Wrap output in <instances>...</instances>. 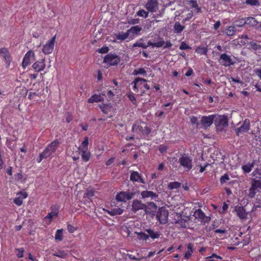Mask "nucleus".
<instances>
[{
    "instance_id": "nucleus-1",
    "label": "nucleus",
    "mask_w": 261,
    "mask_h": 261,
    "mask_svg": "<svg viewBox=\"0 0 261 261\" xmlns=\"http://www.w3.org/2000/svg\"><path fill=\"white\" fill-rule=\"evenodd\" d=\"M147 80L141 77H136L132 83L133 85V89L139 95H142L145 93L146 90H149L150 86L147 84Z\"/></svg>"
},
{
    "instance_id": "nucleus-2",
    "label": "nucleus",
    "mask_w": 261,
    "mask_h": 261,
    "mask_svg": "<svg viewBox=\"0 0 261 261\" xmlns=\"http://www.w3.org/2000/svg\"><path fill=\"white\" fill-rule=\"evenodd\" d=\"M217 131H222L228 125L227 117L225 115L214 114V122Z\"/></svg>"
},
{
    "instance_id": "nucleus-3",
    "label": "nucleus",
    "mask_w": 261,
    "mask_h": 261,
    "mask_svg": "<svg viewBox=\"0 0 261 261\" xmlns=\"http://www.w3.org/2000/svg\"><path fill=\"white\" fill-rule=\"evenodd\" d=\"M178 163L187 171H190L192 168V159L189 154H182L178 159Z\"/></svg>"
},
{
    "instance_id": "nucleus-4",
    "label": "nucleus",
    "mask_w": 261,
    "mask_h": 261,
    "mask_svg": "<svg viewBox=\"0 0 261 261\" xmlns=\"http://www.w3.org/2000/svg\"><path fill=\"white\" fill-rule=\"evenodd\" d=\"M260 189H261V181L255 179H252L251 186L249 189L248 197L251 198H253Z\"/></svg>"
},
{
    "instance_id": "nucleus-5",
    "label": "nucleus",
    "mask_w": 261,
    "mask_h": 261,
    "mask_svg": "<svg viewBox=\"0 0 261 261\" xmlns=\"http://www.w3.org/2000/svg\"><path fill=\"white\" fill-rule=\"evenodd\" d=\"M120 62V57L115 54H107L103 59V62L111 66L117 65Z\"/></svg>"
},
{
    "instance_id": "nucleus-6",
    "label": "nucleus",
    "mask_w": 261,
    "mask_h": 261,
    "mask_svg": "<svg viewBox=\"0 0 261 261\" xmlns=\"http://www.w3.org/2000/svg\"><path fill=\"white\" fill-rule=\"evenodd\" d=\"M56 39V35L53 36L43 46L42 51L43 54L48 55L53 53L55 46Z\"/></svg>"
},
{
    "instance_id": "nucleus-7",
    "label": "nucleus",
    "mask_w": 261,
    "mask_h": 261,
    "mask_svg": "<svg viewBox=\"0 0 261 261\" xmlns=\"http://www.w3.org/2000/svg\"><path fill=\"white\" fill-rule=\"evenodd\" d=\"M135 194V192H120L117 194L116 199L119 202H126L127 200L132 199Z\"/></svg>"
},
{
    "instance_id": "nucleus-8",
    "label": "nucleus",
    "mask_w": 261,
    "mask_h": 261,
    "mask_svg": "<svg viewBox=\"0 0 261 261\" xmlns=\"http://www.w3.org/2000/svg\"><path fill=\"white\" fill-rule=\"evenodd\" d=\"M219 62L225 67L233 65L236 63V61L233 60L231 57L226 53L222 54L220 56Z\"/></svg>"
},
{
    "instance_id": "nucleus-9",
    "label": "nucleus",
    "mask_w": 261,
    "mask_h": 261,
    "mask_svg": "<svg viewBox=\"0 0 261 261\" xmlns=\"http://www.w3.org/2000/svg\"><path fill=\"white\" fill-rule=\"evenodd\" d=\"M175 224H179L182 227H186V222L189 220V216L182 218L181 213H172Z\"/></svg>"
},
{
    "instance_id": "nucleus-10",
    "label": "nucleus",
    "mask_w": 261,
    "mask_h": 261,
    "mask_svg": "<svg viewBox=\"0 0 261 261\" xmlns=\"http://www.w3.org/2000/svg\"><path fill=\"white\" fill-rule=\"evenodd\" d=\"M0 55L4 59L6 63V66L7 68L10 67L11 62L12 61V58L10 56L8 49L5 47H2L0 48Z\"/></svg>"
},
{
    "instance_id": "nucleus-11",
    "label": "nucleus",
    "mask_w": 261,
    "mask_h": 261,
    "mask_svg": "<svg viewBox=\"0 0 261 261\" xmlns=\"http://www.w3.org/2000/svg\"><path fill=\"white\" fill-rule=\"evenodd\" d=\"M250 128V120L248 118H246L243 124L240 127H238L236 129V134L238 136H239L241 134L248 132Z\"/></svg>"
},
{
    "instance_id": "nucleus-12",
    "label": "nucleus",
    "mask_w": 261,
    "mask_h": 261,
    "mask_svg": "<svg viewBox=\"0 0 261 261\" xmlns=\"http://www.w3.org/2000/svg\"><path fill=\"white\" fill-rule=\"evenodd\" d=\"M200 122L203 128L210 127L214 122V114L202 116Z\"/></svg>"
},
{
    "instance_id": "nucleus-13",
    "label": "nucleus",
    "mask_w": 261,
    "mask_h": 261,
    "mask_svg": "<svg viewBox=\"0 0 261 261\" xmlns=\"http://www.w3.org/2000/svg\"><path fill=\"white\" fill-rule=\"evenodd\" d=\"M146 9L151 12L157 11L159 8V3L157 0H148L145 5Z\"/></svg>"
},
{
    "instance_id": "nucleus-14",
    "label": "nucleus",
    "mask_w": 261,
    "mask_h": 261,
    "mask_svg": "<svg viewBox=\"0 0 261 261\" xmlns=\"http://www.w3.org/2000/svg\"><path fill=\"white\" fill-rule=\"evenodd\" d=\"M130 180L133 182L145 184V181L141 174L137 171H130Z\"/></svg>"
},
{
    "instance_id": "nucleus-15",
    "label": "nucleus",
    "mask_w": 261,
    "mask_h": 261,
    "mask_svg": "<svg viewBox=\"0 0 261 261\" xmlns=\"http://www.w3.org/2000/svg\"><path fill=\"white\" fill-rule=\"evenodd\" d=\"M244 44L249 45V48L252 49L256 54H261V45L256 41H250L244 42Z\"/></svg>"
},
{
    "instance_id": "nucleus-16",
    "label": "nucleus",
    "mask_w": 261,
    "mask_h": 261,
    "mask_svg": "<svg viewBox=\"0 0 261 261\" xmlns=\"http://www.w3.org/2000/svg\"><path fill=\"white\" fill-rule=\"evenodd\" d=\"M132 209L135 212L139 210H145V212H147L145 210L146 209V205L144 203H143L141 200L138 199H136L133 201L132 203Z\"/></svg>"
},
{
    "instance_id": "nucleus-17",
    "label": "nucleus",
    "mask_w": 261,
    "mask_h": 261,
    "mask_svg": "<svg viewBox=\"0 0 261 261\" xmlns=\"http://www.w3.org/2000/svg\"><path fill=\"white\" fill-rule=\"evenodd\" d=\"M34 53L32 50L28 51L24 55L22 62V66L23 69H25L31 63V58L34 56Z\"/></svg>"
},
{
    "instance_id": "nucleus-18",
    "label": "nucleus",
    "mask_w": 261,
    "mask_h": 261,
    "mask_svg": "<svg viewBox=\"0 0 261 261\" xmlns=\"http://www.w3.org/2000/svg\"><path fill=\"white\" fill-rule=\"evenodd\" d=\"M17 197L14 198V203L20 206L22 204L23 200L28 197V193L25 191H20L17 194Z\"/></svg>"
},
{
    "instance_id": "nucleus-19",
    "label": "nucleus",
    "mask_w": 261,
    "mask_h": 261,
    "mask_svg": "<svg viewBox=\"0 0 261 261\" xmlns=\"http://www.w3.org/2000/svg\"><path fill=\"white\" fill-rule=\"evenodd\" d=\"M32 67L36 72L43 70L45 67V59H42L40 61L35 62L33 64Z\"/></svg>"
},
{
    "instance_id": "nucleus-20",
    "label": "nucleus",
    "mask_w": 261,
    "mask_h": 261,
    "mask_svg": "<svg viewBox=\"0 0 261 261\" xmlns=\"http://www.w3.org/2000/svg\"><path fill=\"white\" fill-rule=\"evenodd\" d=\"M193 216L199 222L206 223L210 221V216H205L204 213H194Z\"/></svg>"
},
{
    "instance_id": "nucleus-21",
    "label": "nucleus",
    "mask_w": 261,
    "mask_h": 261,
    "mask_svg": "<svg viewBox=\"0 0 261 261\" xmlns=\"http://www.w3.org/2000/svg\"><path fill=\"white\" fill-rule=\"evenodd\" d=\"M141 197L143 199L150 197L151 199H155L158 198L159 195L151 191H143L141 193Z\"/></svg>"
},
{
    "instance_id": "nucleus-22",
    "label": "nucleus",
    "mask_w": 261,
    "mask_h": 261,
    "mask_svg": "<svg viewBox=\"0 0 261 261\" xmlns=\"http://www.w3.org/2000/svg\"><path fill=\"white\" fill-rule=\"evenodd\" d=\"M101 111L105 114H109L112 110V105L111 103H101L99 105Z\"/></svg>"
},
{
    "instance_id": "nucleus-23",
    "label": "nucleus",
    "mask_w": 261,
    "mask_h": 261,
    "mask_svg": "<svg viewBox=\"0 0 261 261\" xmlns=\"http://www.w3.org/2000/svg\"><path fill=\"white\" fill-rule=\"evenodd\" d=\"M169 213H156V218L162 224H166L168 222Z\"/></svg>"
},
{
    "instance_id": "nucleus-24",
    "label": "nucleus",
    "mask_w": 261,
    "mask_h": 261,
    "mask_svg": "<svg viewBox=\"0 0 261 261\" xmlns=\"http://www.w3.org/2000/svg\"><path fill=\"white\" fill-rule=\"evenodd\" d=\"M53 153H54L50 151V150L48 148L46 147L45 149L43 150V151L40 154L39 160L38 161V162L40 163L42 161V160L44 159H47V158L53 154Z\"/></svg>"
},
{
    "instance_id": "nucleus-25",
    "label": "nucleus",
    "mask_w": 261,
    "mask_h": 261,
    "mask_svg": "<svg viewBox=\"0 0 261 261\" xmlns=\"http://www.w3.org/2000/svg\"><path fill=\"white\" fill-rule=\"evenodd\" d=\"M103 100V97L101 95L94 94L88 99V102L92 103L94 102H101Z\"/></svg>"
},
{
    "instance_id": "nucleus-26",
    "label": "nucleus",
    "mask_w": 261,
    "mask_h": 261,
    "mask_svg": "<svg viewBox=\"0 0 261 261\" xmlns=\"http://www.w3.org/2000/svg\"><path fill=\"white\" fill-rule=\"evenodd\" d=\"M79 151L81 153L82 159L84 162H87L90 160L91 157V153L90 151L88 150H80Z\"/></svg>"
},
{
    "instance_id": "nucleus-27",
    "label": "nucleus",
    "mask_w": 261,
    "mask_h": 261,
    "mask_svg": "<svg viewBox=\"0 0 261 261\" xmlns=\"http://www.w3.org/2000/svg\"><path fill=\"white\" fill-rule=\"evenodd\" d=\"M60 144V142L56 139L49 144L46 147L48 148L52 152L54 153L59 147Z\"/></svg>"
},
{
    "instance_id": "nucleus-28",
    "label": "nucleus",
    "mask_w": 261,
    "mask_h": 261,
    "mask_svg": "<svg viewBox=\"0 0 261 261\" xmlns=\"http://www.w3.org/2000/svg\"><path fill=\"white\" fill-rule=\"evenodd\" d=\"M254 166V161H252V162L248 163L245 165H242V169L245 173H248L252 170V168Z\"/></svg>"
},
{
    "instance_id": "nucleus-29",
    "label": "nucleus",
    "mask_w": 261,
    "mask_h": 261,
    "mask_svg": "<svg viewBox=\"0 0 261 261\" xmlns=\"http://www.w3.org/2000/svg\"><path fill=\"white\" fill-rule=\"evenodd\" d=\"M149 42L147 44H146V43H144L143 39L141 38V39H139V40H138L137 41H136L135 43H134L133 44L132 47H141L144 49H146L149 46Z\"/></svg>"
},
{
    "instance_id": "nucleus-30",
    "label": "nucleus",
    "mask_w": 261,
    "mask_h": 261,
    "mask_svg": "<svg viewBox=\"0 0 261 261\" xmlns=\"http://www.w3.org/2000/svg\"><path fill=\"white\" fill-rule=\"evenodd\" d=\"M243 20L244 21L243 24H247L252 27L256 26L258 23V22L256 20L255 18L252 17L245 18V19Z\"/></svg>"
},
{
    "instance_id": "nucleus-31",
    "label": "nucleus",
    "mask_w": 261,
    "mask_h": 261,
    "mask_svg": "<svg viewBox=\"0 0 261 261\" xmlns=\"http://www.w3.org/2000/svg\"><path fill=\"white\" fill-rule=\"evenodd\" d=\"M88 144L89 138L88 137H85L81 145L78 147V150H88Z\"/></svg>"
},
{
    "instance_id": "nucleus-32",
    "label": "nucleus",
    "mask_w": 261,
    "mask_h": 261,
    "mask_svg": "<svg viewBox=\"0 0 261 261\" xmlns=\"http://www.w3.org/2000/svg\"><path fill=\"white\" fill-rule=\"evenodd\" d=\"M142 30V28L139 25H135L132 27L130 29L127 30V32L129 33V35L132 34L133 35L138 34Z\"/></svg>"
},
{
    "instance_id": "nucleus-33",
    "label": "nucleus",
    "mask_w": 261,
    "mask_h": 261,
    "mask_svg": "<svg viewBox=\"0 0 261 261\" xmlns=\"http://www.w3.org/2000/svg\"><path fill=\"white\" fill-rule=\"evenodd\" d=\"M146 231L148 232L149 237L154 239L160 237V233L158 231H154L151 229H146Z\"/></svg>"
},
{
    "instance_id": "nucleus-34",
    "label": "nucleus",
    "mask_w": 261,
    "mask_h": 261,
    "mask_svg": "<svg viewBox=\"0 0 261 261\" xmlns=\"http://www.w3.org/2000/svg\"><path fill=\"white\" fill-rule=\"evenodd\" d=\"M95 194V190L93 188L88 189L86 190L85 193L83 197L87 198L91 200V198L94 196Z\"/></svg>"
},
{
    "instance_id": "nucleus-35",
    "label": "nucleus",
    "mask_w": 261,
    "mask_h": 261,
    "mask_svg": "<svg viewBox=\"0 0 261 261\" xmlns=\"http://www.w3.org/2000/svg\"><path fill=\"white\" fill-rule=\"evenodd\" d=\"M129 36V33L127 31L125 33L119 32L116 35V38L120 41H124Z\"/></svg>"
},
{
    "instance_id": "nucleus-36",
    "label": "nucleus",
    "mask_w": 261,
    "mask_h": 261,
    "mask_svg": "<svg viewBox=\"0 0 261 261\" xmlns=\"http://www.w3.org/2000/svg\"><path fill=\"white\" fill-rule=\"evenodd\" d=\"M207 51L208 49L206 46H199L195 50L196 53L200 55H206Z\"/></svg>"
},
{
    "instance_id": "nucleus-37",
    "label": "nucleus",
    "mask_w": 261,
    "mask_h": 261,
    "mask_svg": "<svg viewBox=\"0 0 261 261\" xmlns=\"http://www.w3.org/2000/svg\"><path fill=\"white\" fill-rule=\"evenodd\" d=\"M137 127V128L139 129V130H142L143 132V133L146 134V135H149L150 132H151V129L150 128L146 126L145 127H144V129H143V127L141 125H133V129L134 130L135 129V128Z\"/></svg>"
},
{
    "instance_id": "nucleus-38",
    "label": "nucleus",
    "mask_w": 261,
    "mask_h": 261,
    "mask_svg": "<svg viewBox=\"0 0 261 261\" xmlns=\"http://www.w3.org/2000/svg\"><path fill=\"white\" fill-rule=\"evenodd\" d=\"M185 27L180 24L179 22H176L174 25V29L177 33H181L184 29Z\"/></svg>"
},
{
    "instance_id": "nucleus-39",
    "label": "nucleus",
    "mask_w": 261,
    "mask_h": 261,
    "mask_svg": "<svg viewBox=\"0 0 261 261\" xmlns=\"http://www.w3.org/2000/svg\"><path fill=\"white\" fill-rule=\"evenodd\" d=\"M181 184L177 181L170 182L168 185V188L170 190L177 189L180 187Z\"/></svg>"
},
{
    "instance_id": "nucleus-40",
    "label": "nucleus",
    "mask_w": 261,
    "mask_h": 261,
    "mask_svg": "<svg viewBox=\"0 0 261 261\" xmlns=\"http://www.w3.org/2000/svg\"><path fill=\"white\" fill-rule=\"evenodd\" d=\"M236 31V28L233 26L229 27L225 31L226 34L228 36L233 35Z\"/></svg>"
},
{
    "instance_id": "nucleus-41",
    "label": "nucleus",
    "mask_w": 261,
    "mask_h": 261,
    "mask_svg": "<svg viewBox=\"0 0 261 261\" xmlns=\"http://www.w3.org/2000/svg\"><path fill=\"white\" fill-rule=\"evenodd\" d=\"M165 43V42L164 40L162 39L161 40L154 42L151 43V42L149 41V45H151L153 47H162L163 45H164Z\"/></svg>"
},
{
    "instance_id": "nucleus-42",
    "label": "nucleus",
    "mask_w": 261,
    "mask_h": 261,
    "mask_svg": "<svg viewBox=\"0 0 261 261\" xmlns=\"http://www.w3.org/2000/svg\"><path fill=\"white\" fill-rule=\"evenodd\" d=\"M63 229H58L55 234V240L57 241H61L63 240Z\"/></svg>"
},
{
    "instance_id": "nucleus-43",
    "label": "nucleus",
    "mask_w": 261,
    "mask_h": 261,
    "mask_svg": "<svg viewBox=\"0 0 261 261\" xmlns=\"http://www.w3.org/2000/svg\"><path fill=\"white\" fill-rule=\"evenodd\" d=\"M15 179L20 181L21 183H23L26 180V178H23V176L21 173H17L14 175Z\"/></svg>"
},
{
    "instance_id": "nucleus-44",
    "label": "nucleus",
    "mask_w": 261,
    "mask_h": 261,
    "mask_svg": "<svg viewBox=\"0 0 261 261\" xmlns=\"http://www.w3.org/2000/svg\"><path fill=\"white\" fill-rule=\"evenodd\" d=\"M133 75H137L139 74H142L143 75H146V71L145 70L142 68H140L137 69H135L133 73Z\"/></svg>"
},
{
    "instance_id": "nucleus-45",
    "label": "nucleus",
    "mask_w": 261,
    "mask_h": 261,
    "mask_svg": "<svg viewBox=\"0 0 261 261\" xmlns=\"http://www.w3.org/2000/svg\"><path fill=\"white\" fill-rule=\"evenodd\" d=\"M126 95L127 97L128 98L129 100L132 101V102L134 105H136V99L134 93H133L132 92L130 91L128 93L126 94Z\"/></svg>"
},
{
    "instance_id": "nucleus-46",
    "label": "nucleus",
    "mask_w": 261,
    "mask_h": 261,
    "mask_svg": "<svg viewBox=\"0 0 261 261\" xmlns=\"http://www.w3.org/2000/svg\"><path fill=\"white\" fill-rule=\"evenodd\" d=\"M67 254L64 251H58V252L53 254V255L57 256L62 258H64L67 256Z\"/></svg>"
},
{
    "instance_id": "nucleus-47",
    "label": "nucleus",
    "mask_w": 261,
    "mask_h": 261,
    "mask_svg": "<svg viewBox=\"0 0 261 261\" xmlns=\"http://www.w3.org/2000/svg\"><path fill=\"white\" fill-rule=\"evenodd\" d=\"M137 15L143 18H147L148 16V12L144 10H140L137 12Z\"/></svg>"
},
{
    "instance_id": "nucleus-48",
    "label": "nucleus",
    "mask_w": 261,
    "mask_h": 261,
    "mask_svg": "<svg viewBox=\"0 0 261 261\" xmlns=\"http://www.w3.org/2000/svg\"><path fill=\"white\" fill-rule=\"evenodd\" d=\"M252 175L256 178L261 179V168H257L254 170L252 173Z\"/></svg>"
},
{
    "instance_id": "nucleus-49",
    "label": "nucleus",
    "mask_w": 261,
    "mask_h": 261,
    "mask_svg": "<svg viewBox=\"0 0 261 261\" xmlns=\"http://www.w3.org/2000/svg\"><path fill=\"white\" fill-rule=\"evenodd\" d=\"M136 233L139 236V239L142 240H147L149 238L148 234H146L144 232H140Z\"/></svg>"
},
{
    "instance_id": "nucleus-50",
    "label": "nucleus",
    "mask_w": 261,
    "mask_h": 261,
    "mask_svg": "<svg viewBox=\"0 0 261 261\" xmlns=\"http://www.w3.org/2000/svg\"><path fill=\"white\" fill-rule=\"evenodd\" d=\"M57 214L58 213H48V216H47L46 217H45L44 218V220L45 221L48 220V222H46L47 224H49L50 223L53 216H57Z\"/></svg>"
},
{
    "instance_id": "nucleus-51",
    "label": "nucleus",
    "mask_w": 261,
    "mask_h": 261,
    "mask_svg": "<svg viewBox=\"0 0 261 261\" xmlns=\"http://www.w3.org/2000/svg\"><path fill=\"white\" fill-rule=\"evenodd\" d=\"M230 178L227 174H224L223 176L220 178V183L221 184H223L226 182V181L229 180Z\"/></svg>"
},
{
    "instance_id": "nucleus-52",
    "label": "nucleus",
    "mask_w": 261,
    "mask_h": 261,
    "mask_svg": "<svg viewBox=\"0 0 261 261\" xmlns=\"http://www.w3.org/2000/svg\"><path fill=\"white\" fill-rule=\"evenodd\" d=\"M109 48L107 46H103L97 49V51L100 54H106L108 53Z\"/></svg>"
},
{
    "instance_id": "nucleus-53",
    "label": "nucleus",
    "mask_w": 261,
    "mask_h": 261,
    "mask_svg": "<svg viewBox=\"0 0 261 261\" xmlns=\"http://www.w3.org/2000/svg\"><path fill=\"white\" fill-rule=\"evenodd\" d=\"M246 3L251 6H257L259 5L258 0H246Z\"/></svg>"
},
{
    "instance_id": "nucleus-54",
    "label": "nucleus",
    "mask_w": 261,
    "mask_h": 261,
    "mask_svg": "<svg viewBox=\"0 0 261 261\" xmlns=\"http://www.w3.org/2000/svg\"><path fill=\"white\" fill-rule=\"evenodd\" d=\"M237 216L242 221H244L248 219L247 215L248 213H237Z\"/></svg>"
},
{
    "instance_id": "nucleus-55",
    "label": "nucleus",
    "mask_w": 261,
    "mask_h": 261,
    "mask_svg": "<svg viewBox=\"0 0 261 261\" xmlns=\"http://www.w3.org/2000/svg\"><path fill=\"white\" fill-rule=\"evenodd\" d=\"M179 49L181 50H185L188 49H191V47L187 45L185 42H182L179 46Z\"/></svg>"
},
{
    "instance_id": "nucleus-56",
    "label": "nucleus",
    "mask_w": 261,
    "mask_h": 261,
    "mask_svg": "<svg viewBox=\"0 0 261 261\" xmlns=\"http://www.w3.org/2000/svg\"><path fill=\"white\" fill-rule=\"evenodd\" d=\"M16 252H17V255L18 257H22L23 256L24 249L22 248L16 249Z\"/></svg>"
},
{
    "instance_id": "nucleus-57",
    "label": "nucleus",
    "mask_w": 261,
    "mask_h": 261,
    "mask_svg": "<svg viewBox=\"0 0 261 261\" xmlns=\"http://www.w3.org/2000/svg\"><path fill=\"white\" fill-rule=\"evenodd\" d=\"M60 206L57 204L53 205L51 206V212H59Z\"/></svg>"
},
{
    "instance_id": "nucleus-58",
    "label": "nucleus",
    "mask_w": 261,
    "mask_h": 261,
    "mask_svg": "<svg viewBox=\"0 0 261 261\" xmlns=\"http://www.w3.org/2000/svg\"><path fill=\"white\" fill-rule=\"evenodd\" d=\"M67 229L70 233H73L76 230V228L70 224H68L67 225Z\"/></svg>"
},
{
    "instance_id": "nucleus-59",
    "label": "nucleus",
    "mask_w": 261,
    "mask_h": 261,
    "mask_svg": "<svg viewBox=\"0 0 261 261\" xmlns=\"http://www.w3.org/2000/svg\"><path fill=\"white\" fill-rule=\"evenodd\" d=\"M191 122L192 124H198V118L196 116H192L191 119Z\"/></svg>"
},
{
    "instance_id": "nucleus-60",
    "label": "nucleus",
    "mask_w": 261,
    "mask_h": 261,
    "mask_svg": "<svg viewBox=\"0 0 261 261\" xmlns=\"http://www.w3.org/2000/svg\"><path fill=\"white\" fill-rule=\"evenodd\" d=\"M114 94L112 90H108L106 94V96H108L110 99L113 98Z\"/></svg>"
},
{
    "instance_id": "nucleus-61",
    "label": "nucleus",
    "mask_w": 261,
    "mask_h": 261,
    "mask_svg": "<svg viewBox=\"0 0 261 261\" xmlns=\"http://www.w3.org/2000/svg\"><path fill=\"white\" fill-rule=\"evenodd\" d=\"M255 87L256 88V90L261 92V83L259 82H257L255 85H254Z\"/></svg>"
},
{
    "instance_id": "nucleus-62",
    "label": "nucleus",
    "mask_w": 261,
    "mask_h": 261,
    "mask_svg": "<svg viewBox=\"0 0 261 261\" xmlns=\"http://www.w3.org/2000/svg\"><path fill=\"white\" fill-rule=\"evenodd\" d=\"M256 75L261 80V69L258 68L254 70Z\"/></svg>"
},
{
    "instance_id": "nucleus-63",
    "label": "nucleus",
    "mask_w": 261,
    "mask_h": 261,
    "mask_svg": "<svg viewBox=\"0 0 261 261\" xmlns=\"http://www.w3.org/2000/svg\"><path fill=\"white\" fill-rule=\"evenodd\" d=\"M114 159L115 158H111L110 159H109L107 162H106V165L108 166H110L112 164V163L114 162Z\"/></svg>"
},
{
    "instance_id": "nucleus-64",
    "label": "nucleus",
    "mask_w": 261,
    "mask_h": 261,
    "mask_svg": "<svg viewBox=\"0 0 261 261\" xmlns=\"http://www.w3.org/2000/svg\"><path fill=\"white\" fill-rule=\"evenodd\" d=\"M193 73V69L190 68L188 69V70L186 72L185 75L186 76H190Z\"/></svg>"
}]
</instances>
